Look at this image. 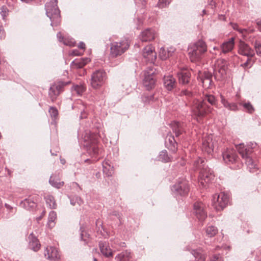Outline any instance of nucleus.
Wrapping results in <instances>:
<instances>
[{"mask_svg":"<svg viewBox=\"0 0 261 261\" xmlns=\"http://www.w3.org/2000/svg\"><path fill=\"white\" fill-rule=\"evenodd\" d=\"M57 0H51L47 3L45 5L46 14L51 21V25H54V19H57L58 21L60 19V10L57 5Z\"/></svg>","mask_w":261,"mask_h":261,"instance_id":"6","label":"nucleus"},{"mask_svg":"<svg viewBox=\"0 0 261 261\" xmlns=\"http://www.w3.org/2000/svg\"><path fill=\"white\" fill-rule=\"evenodd\" d=\"M49 113L52 118H56L58 115V111L56 108L54 107H50Z\"/></svg>","mask_w":261,"mask_h":261,"instance_id":"46","label":"nucleus"},{"mask_svg":"<svg viewBox=\"0 0 261 261\" xmlns=\"http://www.w3.org/2000/svg\"><path fill=\"white\" fill-rule=\"evenodd\" d=\"M256 146V143H250L246 148L243 144H240L237 146L238 152L245 160V164L250 172H253L256 168V164L252 159L253 149Z\"/></svg>","mask_w":261,"mask_h":261,"instance_id":"3","label":"nucleus"},{"mask_svg":"<svg viewBox=\"0 0 261 261\" xmlns=\"http://www.w3.org/2000/svg\"><path fill=\"white\" fill-rule=\"evenodd\" d=\"M90 61L91 60L88 58L76 59L71 62V66L72 68L74 69L82 68L90 62Z\"/></svg>","mask_w":261,"mask_h":261,"instance_id":"25","label":"nucleus"},{"mask_svg":"<svg viewBox=\"0 0 261 261\" xmlns=\"http://www.w3.org/2000/svg\"><path fill=\"white\" fill-rule=\"evenodd\" d=\"M201 82L203 87L208 88L210 87L212 80L210 79H201Z\"/></svg>","mask_w":261,"mask_h":261,"instance_id":"45","label":"nucleus"},{"mask_svg":"<svg viewBox=\"0 0 261 261\" xmlns=\"http://www.w3.org/2000/svg\"><path fill=\"white\" fill-rule=\"evenodd\" d=\"M229 202V196L224 192L215 194L213 195L212 204L215 208L218 211L223 210Z\"/></svg>","mask_w":261,"mask_h":261,"instance_id":"8","label":"nucleus"},{"mask_svg":"<svg viewBox=\"0 0 261 261\" xmlns=\"http://www.w3.org/2000/svg\"><path fill=\"white\" fill-rule=\"evenodd\" d=\"M103 172L105 173V174L107 176H112V174H111V172H106V170H107L106 167H105L104 165H103Z\"/></svg>","mask_w":261,"mask_h":261,"instance_id":"59","label":"nucleus"},{"mask_svg":"<svg viewBox=\"0 0 261 261\" xmlns=\"http://www.w3.org/2000/svg\"><path fill=\"white\" fill-rule=\"evenodd\" d=\"M238 53L248 58H252L255 55L253 49L248 44L242 41L239 43Z\"/></svg>","mask_w":261,"mask_h":261,"instance_id":"17","label":"nucleus"},{"mask_svg":"<svg viewBox=\"0 0 261 261\" xmlns=\"http://www.w3.org/2000/svg\"><path fill=\"white\" fill-rule=\"evenodd\" d=\"M254 47L257 55L261 57V43L256 41L255 42Z\"/></svg>","mask_w":261,"mask_h":261,"instance_id":"49","label":"nucleus"},{"mask_svg":"<svg viewBox=\"0 0 261 261\" xmlns=\"http://www.w3.org/2000/svg\"><path fill=\"white\" fill-rule=\"evenodd\" d=\"M234 46V38L231 37L220 45V55L231 52Z\"/></svg>","mask_w":261,"mask_h":261,"instance_id":"19","label":"nucleus"},{"mask_svg":"<svg viewBox=\"0 0 261 261\" xmlns=\"http://www.w3.org/2000/svg\"><path fill=\"white\" fill-rule=\"evenodd\" d=\"M227 62L224 59H218L215 64L214 73L217 76L223 77L226 73L227 69Z\"/></svg>","mask_w":261,"mask_h":261,"instance_id":"13","label":"nucleus"},{"mask_svg":"<svg viewBox=\"0 0 261 261\" xmlns=\"http://www.w3.org/2000/svg\"><path fill=\"white\" fill-rule=\"evenodd\" d=\"M204 205L201 202H196L194 204V213L199 220H203L207 217Z\"/></svg>","mask_w":261,"mask_h":261,"instance_id":"15","label":"nucleus"},{"mask_svg":"<svg viewBox=\"0 0 261 261\" xmlns=\"http://www.w3.org/2000/svg\"><path fill=\"white\" fill-rule=\"evenodd\" d=\"M70 203L73 205H75L76 204L80 205L83 203V201L80 197L75 196L70 199Z\"/></svg>","mask_w":261,"mask_h":261,"instance_id":"44","label":"nucleus"},{"mask_svg":"<svg viewBox=\"0 0 261 261\" xmlns=\"http://www.w3.org/2000/svg\"><path fill=\"white\" fill-rule=\"evenodd\" d=\"M230 24L231 25V27H232L233 30H236V31L239 30V27L237 23L230 22Z\"/></svg>","mask_w":261,"mask_h":261,"instance_id":"58","label":"nucleus"},{"mask_svg":"<svg viewBox=\"0 0 261 261\" xmlns=\"http://www.w3.org/2000/svg\"><path fill=\"white\" fill-rule=\"evenodd\" d=\"M89 234H88L86 231L82 230L81 233V240L85 242V244H87L88 242V239L89 238Z\"/></svg>","mask_w":261,"mask_h":261,"instance_id":"47","label":"nucleus"},{"mask_svg":"<svg viewBox=\"0 0 261 261\" xmlns=\"http://www.w3.org/2000/svg\"><path fill=\"white\" fill-rule=\"evenodd\" d=\"M206 51L207 46L203 41L199 40L196 42L189 48V56L191 61L195 62L200 61Z\"/></svg>","mask_w":261,"mask_h":261,"instance_id":"5","label":"nucleus"},{"mask_svg":"<svg viewBox=\"0 0 261 261\" xmlns=\"http://www.w3.org/2000/svg\"><path fill=\"white\" fill-rule=\"evenodd\" d=\"M155 83V79L153 68L151 67L148 68L145 71L144 79L143 82V85L149 90L154 87Z\"/></svg>","mask_w":261,"mask_h":261,"instance_id":"12","label":"nucleus"},{"mask_svg":"<svg viewBox=\"0 0 261 261\" xmlns=\"http://www.w3.org/2000/svg\"><path fill=\"white\" fill-rule=\"evenodd\" d=\"M46 204L50 209H55L57 207V204L56 203L54 197L50 195H47L44 197Z\"/></svg>","mask_w":261,"mask_h":261,"instance_id":"34","label":"nucleus"},{"mask_svg":"<svg viewBox=\"0 0 261 261\" xmlns=\"http://www.w3.org/2000/svg\"><path fill=\"white\" fill-rule=\"evenodd\" d=\"M211 261H223V259L220 254H215L213 256Z\"/></svg>","mask_w":261,"mask_h":261,"instance_id":"52","label":"nucleus"},{"mask_svg":"<svg viewBox=\"0 0 261 261\" xmlns=\"http://www.w3.org/2000/svg\"><path fill=\"white\" fill-rule=\"evenodd\" d=\"M159 56H160V58L162 60H165L168 58L169 57L167 54V52L165 48H161L160 49V50L159 52Z\"/></svg>","mask_w":261,"mask_h":261,"instance_id":"43","label":"nucleus"},{"mask_svg":"<svg viewBox=\"0 0 261 261\" xmlns=\"http://www.w3.org/2000/svg\"><path fill=\"white\" fill-rule=\"evenodd\" d=\"M99 247L100 252L103 256L106 257H112L113 252L108 243L101 241L99 243Z\"/></svg>","mask_w":261,"mask_h":261,"instance_id":"24","label":"nucleus"},{"mask_svg":"<svg viewBox=\"0 0 261 261\" xmlns=\"http://www.w3.org/2000/svg\"><path fill=\"white\" fill-rule=\"evenodd\" d=\"M185 124L177 121H174L171 123V127L176 137L179 136L185 132Z\"/></svg>","mask_w":261,"mask_h":261,"instance_id":"26","label":"nucleus"},{"mask_svg":"<svg viewBox=\"0 0 261 261\" xmlns=\"http://www.w3.org/2000/svg\"><path fill=\"white\" fill-rule=\"evenodd\" d=\"M57 37L58 39V40L61 42H63L64 44L68 45L66 41V40L64 39V37L62 36L61 32H58L57 34Z\"/></svg>","mask_w":261,"mask_h":261,"instance_id":"51","label":"nucleus"},{"mask_svg":"<svg viewBox=\"0 0 261 261\" xmlns=\"http://www.w3.org/2000/svg\"><path fill=\"white\" fill-rule=\"evenodd\" d=\"M191 253L196 261L205 260V256L201 249L192 250Z\"/></svg>","mask_w":261,"mask_h":261,"instance_id":"32","label":"nucleus"},{"mask_svg":"<svg viewBox=\"0 0 261 261\" xmlns=\"http://www.w3.org/2000/svg\"><path fill=\"white\" fill-rule=\"evenodd\" d=\"M195 170H199L198 183L202 188H205L207 185L214 179L213 171L208 168L205 164L204 159L199 158L194 162Z\"/></svg>","mask_w":261,"mask_h":261,"instance_id":"2","label":"nucleus"},{"mask_svg":"<svg viewBox=\"0 0 261 261\" xmlns=\"http://www.w3.org/2000/svg\"><path fill=\"white\" fill-rule=\"evenodd\" d=\"M142 55L147 61L151 63H154L156 58L154 48L151 45H147L143 48Z\"/></svg>","mask_w":261,"mask_h":261,"instance_id":"16","label":"nucleus"},{"mask_svg":"<svg viewBox=\"0 0 261 261\" xmlns=\"http://www.w3.org/2000/svg\"><path fill=\"white\" fill-rule=\"evenodd\" d=\"M256 24L258 26V30L260 31H261V20L257 19L256 20Z\"/></svg>","mask_w":261,"mask_h":261,"instance_id":"61","label":"nucleus"},{"mask_svg":"<svg viewBox=\"0 0 261 261\" xmlns=\"http://www.w3.org/2000/svg\"><path fill=\"white\" fill-rule=\"evenodd\" d=\"M202 100L204 101L205 103H206L207 102H208L211 106H216L217 104L215 97L212 94L205 95Z\"/></svg>","mask_w":261,"mask_h":261,"instance_id":"36","label":"nucleus"},{"mask_svg":"<svg viewBox=\"0 0 261 261\" xmlns=\"http://www.w3.org/2000/svg\"><path fill=\"white\" fill-rule=\"evenodd\" d=\"M221 101L224 107L229 110L237 111L239 110L238 106L236 103L229 102L222 95H221Z\"/></svg>","mask_w":261,"mask_h":261,"instance_id":"29","label":"nucleus"},{"mask_svg":"<svg viewBox=\"0 0 261 261\" xmlns=\"http://www.w3.org/2000/svg\"><path fill=\"white\" fill-rule=\"evenodd\" d=\"M169 0H159V5L160 7H163L166 6L167 4H169Z\"/></svg>","mask_w":261,"mask_h":261,"instance_id":"54","label":"nucleus"},{"mask_svg":"<svg viewBox=\"0 0 261 261\" xmlns=\"http://www.w3.org/2000/svg\"><path fill=\"white\" fill-rule=\"evenodd\" d=\"M237 31H238L239 33L241 34H243L244 32H247V29L239 28V30H238Z\"/></svg>","mask_w":261,"mask_h":261,"instance_id":"63","label":"nucleus"},{"mask_svg":"<svg viewBox=\"0 0 261 261\" xmlns=\"http://www.w3.org/2000/svg\"><path fill=\"white\" fill-rule=\"evenodd\" d=\"M202 149L207 154H211L213 151V145L212 143V139L208 137L205 138L202 141Z\"/></svg>","mask_w":261,"mask_h":261,"instance_id":"27","label":"nucleus"},{"mask_svg":"<svg viewBox=\"0 0 261 261\" xmlns=\"http://www.w3.org/2000/svg\"><path fill=\"white\" fill-rule=\"evenodd\" d=\"M175 95L177 96L182 97L185 96L186 98L189 100L190 98L193 96V93L191 90L189 89H182L178 91H176Z\"/></svg>","mask_w":261,"mask_h":261,"instance_id":"33","label":"nucleus"},{"mask_svg":"<svg viewBox=\"0 0 261 261\" xmlns=\"http://www.w3.org/2000/svg\"><path fill=\"white\" fill-rule=\"evenodd\" d=\"M5 31L2 27L0 26V39H3L5 37Z\"/></svg>","mask_w":261,"mask_h":261,"instance_id":"56","label":"nucleus"},{"mask_svg":"<svg viewBox=\"0 0 261 261\" xmlns=\"http://www.w3.org/2000/svg\"><path fill=\"white\" fill-rule=\"evenodd\" d=\"M212 79V75L211 73H206V72H204L203 73V75H202V76L200 77L201 79Z\"/></svg>","mask_w":261,"mask_h":261,"instance_id":"55","label":"nucleus"},{"mask_svg":"<svg viewBox=\"0 0 261 261\" xmlns=\"http://www.w3.org/2000/svg\"><path fill=\"white\" fill-rule=\"evenodd\" d=\"M60 162H61V163L63 165H64L66 163V161L64 159L60 158Z\"/></svg>","mask_w":261,"mask_h":261,"instance_id":"64","label":"nucleus"},{"mask_svg":"<svg viewBox=\"0 0 261 261\" xmlns=\"http://www.w3.org/2000/svg\"><path fill=\"white\" fill-rule=\"evenodd\" d=\"M78 47L80 49H84L85 48V44L84 42H81L79 43Z\"/></svg>","mask_w":261,"mask_h":261,"instance_id":"60","label":"nucleus"},{"mask_svg":"<svg viewBox=\"0 0 261 261\" xmlns=\"http://www.w3.org/2000/svg\"><path fill=\"white\" fill-rule=\"evenodd\" d=\"M239 105L243 107L245 111L249 114H252L254 112L255 109L250 102H240Z\"/></svg>","mask_w":261,"mask_h":261,"instance_id":"37","label":"nucleus"},{"mask_svg":"<svg viewBox=\"0 0 261 261\" xmlns=\"http://www.w3.org/2000/svg\"><path fill=\"white\" fill-rule=\"evenodd\" d=\"M49 182L52 186H53L56 188H58V189L60 188L64 185L63 181L60 182V181H57V180H56V179L54 177V175H51L50 176L49 180Z\"/></svg>","mask_w":261,"mask_h":261,"instance_id":"41","label":"nucleus"},{"mask_svg":"<svg viewBox=\"0 0 261 261\" xmlns=\"http://www.w3.org/2000/svg\"><path fill=\"white\" fill-rule=\"evenodd\" d=\"M131 258V253L127 250L119 253L115 257L116 261H130Z\"/></svg>","mask_w":261,"mask_h":261,"instance_id":"31","label":"nucleus"},{"mask_svg":"<svg viewBox=\"0 0 261 261\" xmlns=\"http://www.w3.org/2000/svg\"><path fill=\"white\" fill-rule=\"evenodd\" d=\"M163 84L166 90L171 91L176 87L177 83L172 75H167L164 77Z\"/></svg>","mask_w":261,"mask_h":261,"instance_id":"20","label":"nucleus"},{"mask_svg":"<svg viewBox=\"0 0 261 261\" xmlns=\"http://www.w3.org/2000/svg\"><path fill=\"white\" fill-rule=\"evenodd\" d=\"M129 46L127 40L112 42L111 44L110 55L114 58L121 56L128 48Z\"/></svg>","mask_w":261,"mask_h":261,"instance_id":"7","label":"nucleus"},{"mask_svg":"<svg viewBox=\"0 0 261 261\" xmlns=\"http://www.w3.org/2000/svg\"><path fill=\"white\" fill-rule=\"evenodd\" d=\"M29 247L34 251H37L40 248V244L38 240L34 236L32 233L29 237Z\"/></svg>","mask_w":261,"mask_h":261,"instance_id":"28","label":"nucleus"},{"mask_svg":"<svg viewBox=\"0 0 261 261\" xmlns=\"http://www.w3.org/2000/svg\"><path fill=\"white\" fill-rule=\"evenodd\" d=\"M142 98L143 102L146 104L152 100L153 96L152 95H145L142 96Z\"/></svg>","mask_w":261,"mask_h":261,"instance_id":"50","label":"nucleus"},{"mask_svg":"<svg viewBox=\"0 0 261 261\" xmlns=\"http://www.w3.org/2000/svg\"><path fill=\"white\" fill-rule=\"evenodd\" d=\"M206 233L208 237L215 236L218 232L217 228L214 226H209L206 228Z\"/></svg>","mask_w":261,"mask_h":261,"instance_id":"39","label":"nucleus"},{"mask_svg":"<svg viewBox=\"0 0 261 261\" xmlns=\"http://www.w3.org/2000/svg\"><path fill=\"white\" fill-rule=\"evenodd\" d=\"M177 77L179 84L185 85L189 82L191 73L187 69H184L177 73Z\"/></svg>","mask_w":261,"mask_h":261,"instance_id":"23","label":"nucleus"},{"mask_svg":"<svg viewBox=\"0 0 261 261\" xmlns=\"http://www.w3.org/2000/svg\"><path fill=\"white\" fill-rule=\"evenodd\" d=\"M57 219V214L55 211H51L48 216L47 226L51 228L55 225V220Z\"/></svg>","mask_w":261,"mask_h":261,"instance_id":"35","label":"nucleus"},{"mask_svg":"<svg viewBox=\"0 0 261 261\" xmlns=\"http://www.w3.org/2000/svg\"><path fill=\"white\" fill-rule=\"evenodd\" d=\"M186 106L190 108L192 117L200 122L203 118L208 115L213 114L214 109L211 106L205 103L204 101L197 99H194L189 105L185 103Z\"/></svg>","mask_w":261,"mask_h":261,"instance_id":"1","label":"nucleus"},{"mask_svg":"<svg viewBox=\"0 0 261 261\" xmlns=\"http://www.w3.org/2000/svg\"><path fill=\"white\" fill-rule=\"evenodd\" d=\"M84 146L87 147L88 153L91 156L98 154L99 149L97 146L98 136L97 134L86 131L83 136Z\"/></svg>","mask_w":261,"mask_h":261,"instance_id":"4","label":"nucleus"},{"mask_svg":"<svg viewBox=\"0 0 261 261\" xmlns=\"http://www.w3.org/2000/svg\"><path fill=\"white\" fill-rule=\"evenodd\" d=\"M86 88L83 85H76L72 87V91L73 93H76L78 95H81L85 92Z\"/></svg>","mask_w":261,"mask_h":261,"instance_id":"38","label":"nucleus"},{"mask_svg":"<svg viewBox=\"0 0 261 261\" xmlns=\"http://www.w3.org/2000/svg\"><path fill=\"white\" fill-rule=\"evenodd\" d=\"M9 13V11L6 6H3L1 8L0 14L3 19H5L8 16Z\"/></svg>","mask_w":261,"mask_h":261,"instance_id":"42","label":"nucleus"},{"mask_svg":"<svg viewBox=\"0 0 261 261\" xmlns=\"http://www.w3.org/2000/svg\"><path fill=\"white\" fill-rule=\"evenodd\" d=\"M86 117H87V114L85 113V112L84 111L81 112L80 118L83 119V118H86Z\"/></svg>","mask_w":261,"mask_h":261,"instance_id":"62","label":"nucleus"},{"mask_svg":"<svg viewBox=\"0 0 261 261\" xmlns=\"http://www.w3.org/2000/svg\"><path fill=\"white\" fill-rule=\"evenodd\" d=\"M167 52V54L169 56V57H170L172 55V54L174 53V52L175 51V49L174 47H168L167 49H166Z\"/></svg>","mask_w":261,"mask_h":261,"instance_id":"53","label":"nucleus"},{"mask_svg":"<svg viewBox=\"0 0 261 261\" xmlns=\"http://www.w3.org/2000/svg\"><path fill=\"white\" fill-rule=\"evenodd\" d=\"M157 36V33L152 29H147L142 32L139 35V38L142 42H147L153 40Z\"/></svg>","mask_w":261,"mask_h":261,"instance_id":"18","label":"nucleus"},{"mask_svg":"<svg viewBox=\"0 0 261 261\" xmlns=\"http://www.w3.org/2000/svg\"><path fill=\"white\" fill-rule=\"evenodd\" d=\"M20 205L22 207L28 210H31L36 207V202L31 197L25 199L22 201Z\"/></svg>","mask_w":261,"mask_h":261,"instance_id":"30","label":"nucleus"},{"mask_svg":"<svg viewBox=\"0 0 261 261\" xmlns=\"http://www.w3.org/2000/svg\"><path fill=\"white\" fill-rule=\"evenodd\" d=\"M222 155L223 160L228 164L236 163L239 160L238 155L233 149H227L223 153Z\"/></svg>","mask_w":261,"mask_h":261,"instance_id":"14","label":"nucleus"},{"mask_svg":"<svg viewBox=\"0 0 261 261\" xmlns=\"http://www.w3.org/2000/svg\"><path fill=\"white\" fill-rule=\"evenodd\" d=\"M5 206L6 208L7 209L8 211H9L10 212H13L14 208L11 206L10 205L5 203Z\"/></svg>","mask_w":261,"mask_h":261,"instance_id":"57","label":"nucleus"},{"mask_svg":"<svg viewBox=\"0 0 261 261\" xmlns=\"http://www.w3.org/2000/svg\"><path fill=\"white\" fill-rule=\"evenodd\" d=\"M44 256L49 259L55 260L59 258V254L57 249L53 247H47L44 251Z\"/></svg>","mask_w":261,"mask_h":261,"instance_id":"22","label":"nucleus"},{"mask_svg":"<svg viewBox=\"0 0 261 261\" xmlns=\"http://www.w3.org/2000/svg\"><path fill=\"white\" fill-rule=\"evenodd\" d=\"M70 82L57 81L51 85L48 91V96L52 102H54L60 94L64 91V88Z\"/></svg>","mask_w":261,"mask_h":261,"instance_id":"10","label":"nucleus"},{"mask_svg":"<svg viewBox=\"0 0 261 261\" xmlns=\"http://www.w3.org/2000/svg\"><path fill=\"white\" fill-rule=\"evenodd\" d=\"M159 160L165 163L171 161V159L168 156L166 150H163L160 152L159 156Z\"/></svg>","mask_w":261,"mask_h":261,"instance_id":"40","label":"nucleus"},{"mask_svg":"<svg viewBox=\"0 0 261 261\" xmlns=\"http://www.w3.org/2000/svg\"><path fill=\"white\" fill-rule=\"evenodd\" d=\"M171 190L176 195L185 196L188 194L189 186L188 181L185 179H181L174 184Z\"/></svg>","mask_w":261,"mask_h":261,"instance_id":"11","label":"nucleus"},{"mask_svg":"<svg viewBox=\"0 0 261 261\" xmlns=\"http://www.w3.org/2000/svg\"><path fill=\"white\" fill-rule=\"evenodd\" d=\"M251 58H248V59L245 63L241 64V66L244 68L245 69L250 68L252 66V63H251Z\"/></svg>","mask_w":261,"mask_h":261,"instance_id":"48","label":"nucleus"},{"mask_svg":"<svg viewBox=\"0 0 261 261\" xmlns=\"http://www.w3.org/2000/svg\"><path fill=\"white\" fill-rule=\"evenodd\" d=\"M166 147L172 152H175L177 149V144L173 135L168 134L165 139Z\"/></svg>","mask_w":261,"mask_h":261,"instance_id":"21","label":"nucleus"},{"mask_svg":"<svg viewBox=\"0 0 261 261\" xmlns=\"http://www.w3.org/2000/svg\"><path fill=\"white\" fill-rule=\"evenodd\" d=\"M106 72L102 69H98L92 74L90 84L93 88L98 89L105 83L106 80Z\"/></svg>","mask_w":261,"mask_h":261,"instance_id":"9","label":"nucleus"}]
</instances>
